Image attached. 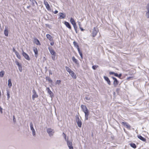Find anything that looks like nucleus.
Returning a JSON list of instances; mask_svg holds the SVG:
<instances>
[{
    "mask_svg": "<svg viewBox=\"0 0 149 149\" xmlns=\"http://www.w3.org/2000/svg\"><path fill=\"white\" fill-rule=\"evenodd\" d=\"M81 107L83 111L85 114V119L87 120L88 119L89 115V112L88 109H87L86 106L83 105H81Z\"/></svg>",
    "mask_w": 149,
    "mask_h": 149,
    "instance_id": "1",
    "label": "nucleus"
},
{
    "mask_svg": "<svg viewBox=\"0 0 149 149\" xmlns=\"http://www.w3.org/2000/svg\"><path fill=\"white\" fill-rule=\"evenodd\" d=\"M47 132L50 137L52 136L54 133V130L51 128H48L47 130Z\"/></svg>",
    "mask_w": 149,
    "mask_h": 149,
    "instance_id": "2",
    "label": "nucleus"
},
{
    "mask_svg": "<svg viewBox=\"0 0 149 149\" xmlns=\"http://www.w3.org/2000/svg\"><path fill=\"white\" fill-rule=\"evenodd\" d=\"M76 121L77 123L78 126L81 127L82 125V122L81 120H80L79 117L78 115L76 116Z\"/></svg>",
    "mask_w": 149,
    "mask_h": 149,
    "instance_id": "3",
    "label": "nucleus"
},
{
    "mask_svg": "<svg viewBox=\"0 0 149 149\" xmlns=\"http://www.w3.org/2000/svg\"><path fill=\"white\" fill-rule=\"evenodd\" d=\"M30 126L31 130L32 132L33 135V136H35L36 135V132L33 128V124L31 122L30 123Z\"/></svg>",
    "mask_w": 149,
    "mask_h": 149,
    "instance_id": "4",
    "label": "nucleus"
},
{
    "mask_svg": "<svg viewBox=\"0 0 149 149\" xmlns=\"http://www.w3.org/2000/svg\"><path fill=\"white\" fill-rule=\"evenodd\" d=\"M33 95L32 96V99L33 100H34L36 98H37L38 97V95L36 93V91L34 89H33L32 91Z\"/></svg>",
    "mask_w": 149,
    "mask_h": 149,
    "instance_id": "5",
    "label": "nucleus"
},
{
    "mask_svg": "<svg viewBox=\"0 0 149 149\" xmlns=\"http://www.w3.org/2000/svg\"><path fill=\"white\" fill-rule=\"evenodd\" d=\"M112 78L114 80V81L113 82V84L114 85V87H116L117 85L119 83V81H118L117 80L116 78L115 77H112Z\"/></svg>",
    "mask_w": 149,
    "mask_h": 149,
    "instance_id": "6",
    "label": "nucleus"
},
{
    "mask_svg": "<svg viewBox=\"0 0 149 149\" xmlns=\"http://www.w3.org/2000/svg\"><path fill=\"white\" fill-rule=\"evenodd\" d=\"M98 31V29L95 27H94L92 32L93 36V37H95L97 35Z\"/></svg>",
    "mask_w": 149,
    "mask_h": 149,
    "instance_id": "7",
    "label": "nucleus"
},
{
    "mask_svg": "<svg viewBox=\"0 0 149 149\" xmlns=\"http://www.w3.org/2000/svg\"><path fill=\"white\" fill-rule=\"evenodd\" d=\"M22 54L25 59L28 60H30V57L29 55L23 51L22 53Z\"/></svg>",
    "mask_w": 149,
    "mask_h": 149,
    "instance_id": "8",
    "label": "nucleus"
},
{
    "mask_svg": "<svg viewBox=\"0 0 149 149\" xmlns=\"http://www.w3.org/2000/svg\"><path fill=\"white\" fill-rule=\"evenodd\" d=\"M48 49L50 54H52V55L56 54V53L55 52L53 49H52V47H49L48 48Z\"/></svg>",
    "mask_w": 149,
    "mask_h": 149,
    "instance_id": "9",
    "label": "nucleus"
},
{
    "mask_svg": "<svg viewBox=\"0 0 149 149\" xmlns=\"http://www.w3.org/2000/svg\"><path fill=\"white\" fill-rule=\"evenodd\" d=\"M67 144L69 149H73V147L72 146V143L70 141H67Z\"/></svg>",
    "mask_w": 149,
    "mask_h": 149,
    "instance_id": "10",
    "label": "nucleus"
},
{
    "mask_svg": "<svg viewBox=\"0 0 149 149\" xmlns=\"http://www.w3.org/2000/svg\"><path fill=\"white\" fill-rule=\"evenodd\" d=\"M47 90L48 91V93L49 94L51 97H53L54 96V94L50 90L49 88H47Z\"/></svg>",
    "mask_w": 149,
    "mask_h": 149,
    "instance_id": "11",
    "label": "nucleus"
},
{
    "mask_svg": "<svg viewBox=\"0 0 149 149\" xmlns=\"http://www.w3.org/2000/svg\"><path fill=\"white\" fill-rule=\"evenodd\" d=\"M121 123L122 125L125 126L127 129H130L131 126L127 123L123 122Z\"/></svg>",
    "mask_w": 149,
    "mask_h": 149,
    "instance_id": "12",
    "label": "nucleus"
},
{
    "mask_svg": "<svg viewBox=\"0 0 149 149\" xmlns=\"http://www.w3.org/2000/svg\"><path fill=\"white\" fill-rule=\"evenodd\" d=\"M104 80L107 81L108 84L110 85H111V82L109 78L106 76H104Z\"/></svg>",
    "mask_w": 149,
    "mask_h": 149,
    "instance_id": "13",
    "label": "nucleus"
},
{
    "mask_svg": "<svg viewBox=\"0 0 149 149\" xmlns=\"http://www.w3.org/2000/svg\"><path fill=\"white\" fill-rule=\"evenodd\" d=\"M69 74L73 79H76L77 76L75 73L73 71L70 72L69 73Z\"/></svg>",
    "mask_w": 149,
    "mask_h": 149,
    "instance_id": "14",
    "label": "nucleus"
},
{
    "mask_svg": "<svg viewBox=\"0 0 149 149\" xmlns=\"http://www.w3.org/2000/svg\"><path fill=\"white\" fill-rule=\"evenodd\" d=\"M146 9L147 11L146 13V16L148 18H149V3H148L146 6Z\"/></svg>",
    "mask_w": 149,
    "mask_h": 149,
    "instance_id": "15",
    "label": "nucleus"
},
{
    "mask_svg": "<svg viewBox=\"0 0 149 149\" xmlns=\"http://www.w3.org/2000/svg\"><path fill=\"white\" fill-rule=\"evenodd\" d=\"M33 51L35 53V56L37 58L38 56V51L36 48H34L33 49Z\"/></svg>",
    "mask_w": 149,
    "mask_h": 149,
    "instance_id": "16",
    "label": "nucleus"
},
{
    "mask_svg": "<svg viewBox=\"0 0 149 149\" xmlns=\"http://www.w3.org/2000/svg\"><path fill=\"white\" fill-rule=\"evenodd\" d=\"M4 34L5 36H8V31L7 29V27L6 26L5 27V30L4 31Z\"/></svg>",
    "mask_w": 149,
    "mask_h": 149,
    "instance_id": "17",
    "label": "nucleus"
},
{
    "mask_svg": "<svg viewBox=\"0 0 149 149\" xmlns=\"http://www.w3.org/2000/svg\"><path fill=\"white\" fill-rule=\"evenodd\" d=\"M64 24L68 28L70 29H71V26L69 22H65Z\"/></svg>",
    "mask_w": 149,
    "mask_h": 149,
    "instance_id": "18",
    "label": "nucleus"
},
{
    "mask_svg": "<svg viewBox=\"0 0 149 149\" xmlns=\"http://www.w3.org/2000/svg\"><path fill=\"white\" fill-rule=\"evenodd\" d=\"M46 37L50 41H53V39L52 37L49 34H47L46 35Z\"/></svg>",
    "mask_w": 149,
    "mask_h": 149,
    "instance_id": "19",
    "label": "nucleus"
},
{
    "mask_svg": "<svg viewBox=\"0 0 149 149\" xmlns=\"http://www.w3.org/2000/svg\"><path fill=\"white\" fill-rule=\"evenodd\" d=\"M72 59L73 61L77 65L79 64L77 60L76 59L74 56L72 57Z\"/></svg>",
    "mask_w": 149,
    "mask_h": 149,
    "instance_id": "20",
    "label": "nucleus"
},
{
    "mask_svg": "<svg viewBox=\"0 0 149 149\" xmlns=\"http://www.w3.org/2000/svg\"><path fill=\"white\" fill-rule=\"evenodd\" d=\"M137 137L139 139L143 141H145L146 140L145 138L143 137L141 135H138Z\"/></svg>",
    "mask_w": 149,
    "mask_h": 149,
    "instance_id": "21",
    "label": "nucleus"
},
{
    "mask_svg": "<svg viewBox=\"0 0 149 149\" xmlns=\"http://www.w3.org/2000/svg\"><path fill=\"white\" fill-rule=\"evenodd\" d=\"M65 15L63 13H61L60 14V19H64L65 17Z\"/></svg>",
    "mask_w": 149,
    "mask_h": 149,
    "instance_id": "22",
    "label": "nucleus"
},
{
    "mask_svg": "<svg viewBox=\"0 0 149 149\" xmlns=\"http://www.w3.org/2000/svg\"><path fill=\"white\" fill-rule=\"evenodd\" d=\"M70 22L73 25L76 24L74 19L72 18H71L70 19Z\"/></svg>",
    "mask_w": 149,
    "mask_h": 149,
    "instance_id": "23",
    "label": "nucleus"
},
{
    "mask_svg": "<svg viewBox=\"0 0 149 149\" xmlns=\"http://www.w3.org/2000/svg\"><path fill=\"white\" fill-rule=\"evenodd\" d=\"M6 93L7 96V99L9 100L10 98V91L8 89H6Z\"/></svg>",
    "mask_w": 149,
    "mask_h": 149,
    "instance_id": "24",
    "label": "nucleus"
},
{
    "mask_svg": "<svg viewBox=\"0 0 149 149\" xmlns=\"http://www.w3.org/2000/svg\"><path fill=\"white\" fill-rule=\"evenodd\" d=\"M8 85L9 88H10L12 86V84L11 82V80L10 79H9L8 80Z\"/></svg>",
    "mask_w": 149,
    "mask_h": 149,
    "instance_id": "25",
    "label": "nucleus"
},
{
    "mask_svg": "<svg viewBox=\"0 0 149 149\" xmlns=\"http://www.w3.org/2000/svg\"><path fill=\"white\" fill-rule=\"evenodd\" d=\"M65 68L66 71L68 72L69 73L72 71L71 69L67 66H65Z\"/></svg>",
    "mask_w": 149,
    "mask_h": 149,
    "instance_id": "26",
    "label": "nucleus"
},
{
    "mask_svg": "<svg viewBox=\"0 0 149 149\" xmlns=\"http://www.w3.org/2000/svg\"><path fill=\"white\" fill-rule=\"evenodd\" d=\"M35 43L38 45H40V43L39 42V40L37 39H35Z\"/></svg>",
    "mask_w": 149,
    "mask_h": 149,
    "instance_id": "27",
    "label": "nucleus"
},
{
    "mask_svg": "<svg viewBox=\"0 0 149 149\" xmlns=\"http://www.w3.org/2000/svg\"><path fill=\"white\" fill-rule=\"evenodd\" d=\"M5 73L4 71L2 70L0 72V77H3L4 74Z\"/></svg>",
    "mask_w": 149,
    "mask_h": 149,
    "instance_id": "28",
    "label": "nucleus"
},
{
    "mask_svg": "<svg viewBox=\"0 0 149 149\" xmlns=\"http://www.w3.org/2000/svg\"><path fill=\"white\" fill-rule=\"evenodd\" d=\"M46 80L48 81L50 83H52V80L51 79V78L50 77H46Z\"/></svg>",
    "mask_w": 149,
    "mask_h": 149,
    "instance_id": "29",
    "label": "nucleus"
},
{
    "mask_svg": "<svg viewBox=\"0 0 149 149\" xmlns=\"http://www.w3.org/2000/svg\"><path fill=\"white\" fill-rule=\"evenodd\" d=\"M131 146L134 148H136V146L135 144L133 143H131L130 144Z\"/></svg>",
    "mask_w": 149,
    "mask_h": 149,
    "instance_id": "30",
    "label": "nucleus"
},
{
    "mask_svg": "<svg viewBox=\"0 0 149 149\" xmlns=\"http://www.w3.org/2000/svg\"><path fill=\"white\" fill-rule=\"evenodd\" d=\"M73 44L74 47L77 48L79 47V46L77 43L75 41H74V42H73Z\"/></svg>",
    "mask_w": 149,
    "mask_h": 149,
    "instance_id": "31",
    "label": "nucleus"
},
{
    "mask_svg": "<svg viewBox=\"0 0 149 149\" xmlns=\"http://www.w3.org/2000/svg\"><path fill=\"white\" fill-rule=\"evenodd\" d=\"M15 55H16L17 57L19 59H21V57L20 55L19 54L18 52H17L16 53Z\"/></svg>",
    "mask_w": 149,
    "mask_h": 149,
    "instance_id": "32",
    "label": "nucleus"
},
{
    "mask_svg": "<svg viewBox=\"0 0 149 149\" xmlns=\"http://www.w3.org/2000/svg\"><path fill=\"white\" fill-rule=\"evenodd\" d=\"M47 9L48 10H51L50 7L49 6V4L45 6Z\"/></svg>",
    "mask_w": 149,
    "mask_h": 149,
    "instance_id": "33",
    "label": "nucleus"
},
{
    "mask_svg": "<svg viewBox=\"0 0 149 149\" xmlns=\"http://www.w3.org/2000/svg\"><path fill=\"white\" fill-rule=\"evenodd\" d=\"M98 66L97 65H93L92 67V68L94 70H95L96 68L98 67Z\"/></svg>",
    "mask_w": 149,
    "mask_h": 149,
    "instance_id": "34",
    "label": "nucleus"
},
{
    "mask_svg": "<svg viewBox=\"0 0 149 149\" xmlns=\"http://www.w3.org/2000/svg\"><path fill=\"white\" fill-rule=\"evenodd\" d=\"M56 56V54L52 55V59L54 61H55L56 60V58H55Z\"/></svg>",
    "mask_w": 149,
    "mask_h": 149,
    "instance_id": "35",
    "label": "nucleus"
},
{
    "mask_svg": "<svg viewBox=\"0 0 149 149\" xmlns=\"http://www.w3.org/2000/svg\"><path fill=\"white\" fill-rule=\"evenodd\" d=\"M15 63H16V64L17 65L18 67L21 66V64L19 63V62L18 61H16Z\"/></svg>",
    "mask_w": 149,
    "mask_h": 149,
    "instance_id": "36",
    "label": "nucleus"
},
{
    "mask_svg": "<svg viewBox=\"0 0 149 149\" xmlns=\"http://www.w3.org/2000/svg\"><path fill=\"white\" fill-rule=\"evenodd\" d=\"M61 80H57L56 81V84H58V85H59L61 83Z\"/></svg>",
    "mask_w": 149,
    "mask_h": 149,
    "instance_id": "37",
    "label": "nucleus"
},
{
    "mask_svg": "<svg viewBox=\"0 0 149 149\" xmlns=\"http://www.w3.org/2000/svg\"><path fill=\"white\" fill-rule=\"evenodd\" d=\"M44 3L45 6L49 4L47 1H46L45 0H44Z\"/></svg>",
    "mask_w": 149,
    "mask_h": 149,
    "instance_id": "38",
    "label": "nucleus"
},
{
    "mask_svg": "<svg viewBox=\"0 0 149 149\" xmlns=\"http://www.w3.org/2000/svg\"><path fill=\"white\" fill-rule=\"evenodd\" d=\"M19 71L20 72H21L22 71V67L21 66V65L19 67Z\"/></svg>",
    "mask_w": 149,
    "mask_h": 149,
    "instance_id": "39",
    "label": "nucleus"
},
{
    "mask_svg": "<svg viewBox=\"0 0 149 149\" xmlns=\"http://www.w3.org/2000/svg\"><path fill=\"white\" fill-rule=\"evenodd\" d=\"M63 136L64 137L65 140H66V135H65V134L64 132H63Z\"/></svg>",
    "mask_w": 149,
    "mask_h": 149,
    "instance_id": "40",
    "label": "nucleus"
},
{
    "mask_svg": "<svg viewBox=\"0 0 149 149\" xmlns=\"http://www.w3.org/2000/svg\"><path fill=\"white\" fill-rule=\"evenodd\" d=\"M13 51L14 52H15V54L17 52L15 50V48H13Z\"/></svg>",
    "mask_w": 149,
    "mask_h": 149,
    "instance_id": "41",
    "label": "nucleus"
},
{
    "mask_svg": "<svg viewBox=\"0 0 149 149\" xmlns=\"http://www.w3.org/2000/svg\"><path fill=\"white\" fill-rule=\"evenodd\" d=\"M3 109L0 106V113H1V114L3 113Z\"/></svg>",
    "mask_w": 149,
    "mask_h": 149,
    "instance_id": "42",
    "label": "nucleus"
},
{
    "mask_svg": "<svg viewBox=\"0 0 149 149\" xmlns=\"http://www.w3.org/2000/svg\"><path fill=\"white\" fill-rule=\"evenodd\" d=\"M73 26L74 27V29H77V27L76 24Z\"/></svg>",
    "mask_w": 149,
    "mask_h": 149,
    "instance_id": "43",
    "label": "nucleus"
},
{
    "mask_svg": "<svg viewBox=\"0 0 149 149\" xmlns=\"http://www.w3.org/2000/svg\"><path fill=\"white\" fill-rule=\"evenodd\" d=\"M85 98L86 100H89L90 99V98L88 97H86Z\"/></svg>",
    "mask_w": 149,
    "mask_h": 149,
    "instance_id": "44",
    "label": "nucleus"
},
{
    "mask_svg": "<svg viewBox=\"0 0 149 149\" xmlns=\"http://www.w3.org/2000/svg\"><path fill=\"white\" fill-rule=\"evenodd\" d=\"M115 72H109V74H110V75H111V74H114H114H115Z\"/></svg>",
    "mask_w": 149,
    "mask_h": 149,
    "instance_id": "45",
    "label": "nucleus"
},
{
    "mask_svg": "<svg viewBox=\"0 0 149 149\" xmlns=\"http://www.w3.org/2000/svg\"><path fill=\"white\" fill-rule=\"evenodd\" d=\"M13 121L15 122V118L14 116H13Z\"/></svg>",
    "mask_w": 149,
    "mask_h": 149,
    "instance_id": "46",
    "label": "nucleus"
},
{
    "mask_svg": "<svg viewBox=\"0 0 149 149\" xmlns=\"http://www.w3.org/2000/svg\"><path fill=\"white\" fill-rule=\"evenodd\" d=\"M114 75L116 77H118V74L117 73H115Z\"/></svg>",
    "mask_w": 149,
    "mask_h": 149,
    "instance_id": "47",
    "label": "nucleus"
},
{
    "mask_svg": "<svg viewBox=\"0 0 149 149\" xmlns=\"http://www.w3.org/2000/svg\"><path fill=\"white\" fill-rule=\"evenodd\" d=\"M79 55H80L81 59H83V55H82V53L80 54Z\"/></svg>",
    "mask_w": 149,
    "mask_h": 149,
    "instance_id": "48",
    "label": "nucleus"
},
{
    "mask_svg": "<svg viewBox=\"0 0 149 149\" xmlns=\"http://www.w3.org/2000/svg\"><path fill=\"white\" fill-rule=\"evenodd\" d=\"M54 42H51L50 43V45H52V46H53L54 45Z\"/></svg>",
    "mask_w": 149,
    "mask_h": 149,
    "instance_id": "49",
    "label": "nucleus"
},
{
    "mask_svg": "<svg viewBox=\"0 0 149 149\" xmlns=\"http://www.w3.org/2000/svg\"><path fill=\"white\" fill-rule=\"evenodd\" d=\"M58 13V11L56 10L54 12V13L55 14H57Z\"/></svg>",
    "mask_w": 149,
    "mask_h": 149,
    "instance_id": "50",
    "label": "nucleus"
},
{
    "mask_svg": "<svg viewBox=\"0 0 149 149\" xmlns=\"http://www.w3.org/2000/svg\"><path fill=\"white\" fill-rule=\"evenodd\" d=\"M121 76H122V74H118V77L119 78H120V77Z\"/></svg>",
    "mask_w": 149,
    "mask_h": 149,
    "instance_id": "51",
    "label": "nucleus"
},
{
    "mask_svg": "<svg viewBox=\"0 0 149 149\" xmlns=\"http://www.w3.org/2000/svg\"><path fill=\"white\" fill-rule=\"evenodd\" d=\"M77 50H78V52L81 51L80 50L79 47L78 48H77Z\"/></svg>",
    "mask_w": 149,
    "mask_h": 149,
    "instance_id": "52",
    "label": "nucleus"
},
{
    "mask_svg": "<svg viewBox=\"0 0 149 149\" xmlns=\"http://www.w3.org/2000/svg\"><path fill=\"white\" fill-rule=\"evenodd\" d=\"M77 50H78V52L81 51L80 50L79 47L78 48H77Z\"/></svg>",
    "mask_w": 149,
    "mask_h": 149,
    "instance_id": "53",
    "label": "nucleus"
},
{
    "mask_svg": "<svg viewBox=\"0 0 149 149\" xmlns=\"http://www.w3.org/2000/svg\"><path fill=\"white\" fill-rule=\"evenodd\" d=\"M78 24H79V27H81V23L79 22H78Z\"/></svg>",
    "mask_w": 149,
    "mask_h": 149,
    "instance_id": "54",
    "label": "nucleus"
},
{
    "mask_svg": "<svg viewBox=\"0 0 149 149\" xmlns=\"http://www.w3.org/2000/svg\"><path fill=\"white\" fill-rule=\"evenodd\" d=\"M33 0H30V1H31V2L33 4H34V3L33 2Z\"/></svg>",
    "mask_w": 149,
    "mask_h": 149,
    "instance_id": "55",
    "label": "nucleus"
},
{
    "mask_svg": "<svg viewBox=\"0 0 149 149\" xmlns=\"http://www.w3.org/2000/svg\"><path fill=\"white\" fill-rule=\"evenodd\" d=\"M79 28L82 31H83L84 30V29L82 28L81 27H79Z\"/></svg>",
    "mask_w": 149,
    "mask_h": 149,
    "instance_id": "56",
    "label": "nucleus"
},
{
    "mask_svg": "<svg viewBox=\"0 0 149 149\" xmlns=\"http://www.w3.org/2000/svg\"><path fill=\"white\" fill-rule=\"evenodd\" d=\"M33 2H34L37 5L38 4L37 3V2L36 1L34 0Z\"/></svg>",
    "mask_w": 149,
    "mask_h": 149,
    "instance_id": "57",
    "label": "nucleus"
},
{
    "mask_svg": "<svg viewBox=\"0 0 149 149\" xmlns=\"http://www.w3.org/2000/svg\"><path fill=\"white\" fill-rule=\"evenodd\" d=\"M75 32H76V33H77V29H74Z\"/></svg>",
    "mask_w": 149,
    "mask_h": 149,
    "instance_id": "58",
    "label": "nucleus"
},
{
    "mask_svg": "<svg viewBox=\"0 0 149 149\" xmlns=\"http://www.w3.org/2000/svg\"><path fill=\"white\" fill-rule=\"evenodd\" d=\"M49 74H52V73L51 72V71H49Z\"/></svg>",
    "mask_w": 149,
    "mask_h": 149,
    "instance_id": "59",
    "label": "nucleus"
},
{
    "mask_svg": "<svg viewBox=\"0 0 149 149\" xmlns=\"http://www.w3.org/2000/svg\"><path fill=\"white\" fill-rule=\"evenodd\" d=\"M79 52V54H80L81 53H82V52L81 51H80V52Z\"/></svg>",
    "mask_w": 149,
    "mask_h": 149,
    "instance_id": "60",
    "label": "nucleus"
},
{
    "mask_svg": "<svg viewBox=\"0 0 149 149\" xmlns=\"http://www.w3.org/2000/svg\"><path fill=\"white\" fill-rule=\"evenodd\" d=\"M30 7V6H27V8H29Z\"/></svg>",
    "mask_w": 149,
    "mask_h": 149,
    "instance_id": "61",
    "label": "nucleus"
}]
</instances>
